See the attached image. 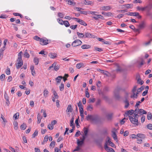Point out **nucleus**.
Listing matches in <instances>:
<instances>
[{
  "label": "nucleus",
  "instance_id": "nucleus-1",
  "mask_svg": "<svg viewBox=\"0 0 152 152\" xmlns=\"http://www.w3.org/2000/svg\"><path fill=\"white\" fill-rule=\"evenodd\" d=\"M137 87L134 86L132 90L133 94L131 96L132 98H137L138 94L140 93L143 89V88L141 87L137 90Z\"/></svg>",
  "mask_w": 152,
  "mask_h": 152
},
{
  "label": "nucleus",
  "instance_id": "nucleus-2",
  "mask_svg": "<svg viewBox=\"0 0 152 152\" xmlns=\"http://www.w3.org/2000/svg\"><path fill=\"white\" fill-rule=\"evenodd\" d=\"M138 115L135 113L133 115V117L131 116H129V119L131 123L137 125L138 124Z\"/></svg>",
  "mask_w": 152,
  "mask_h": 152
},
{
  "label": "nucleus",
  "instance_id": "nucleus-3",
  "mask_svg": "<svg viewBox=\"0 0 152 152\" xmlns=\"http://www.w3.org/2000/svg\"><path fill=\"white\" fill-rule=\"evenodd\" d=\"M135 113L136 114H140L141 115L146 114L147 112L142 109H139L137 107L134 110Z\"/></svg>",
  "mask_w": 152,
  "mask_h": 152
},
{
  "label": "nucleus",
  "instance_id": "nucleus-4",
  "mask_svg": "<svg viewBox=\"0 0 152 152\" xmlns=\"http://www.w3.org/2000/svg\"><path fill=\"white\" fill-rule=\"evenodd\" d=\"M82 43V42L81 40L77 39L75 40L72 42V45L74 47H75L80 45Z\"/></svg>",
  "mask_w": 152,
  "mask_h": 152
},
{
  "label": "nucleus",
  "instance_id": "nucleus-5",
  "mask_svg": "<svg viewBox=\"0 0 152 152\" xmlns=\"http://www.w3.org/2000/svg\"><path fill=\"white\" fill-rule=\"evenodd\" d=\"M85 138L86 137L83 135L82 137L80 138L81 140H80L79 139H77V144L78 146H81L82 145Z\"/></svg>",
  "mask_w": 152,
  "mask_h": 152
},
{
  "label": "nucleus",
  "instance_id": "nucleus-6",
  "mask_svg": "<svg viewBox=\"0 0 152 152\" xmlns=\"http://www.w3.org/2000/svg\"><path fill=\"white\" fill-rule=\"evenodd\" d=\"M17 63L16 64V67L17 69H19L23 65V62L22 59L18 58L17 60Z\"/></svg>",
  "mask_w": 152,
  "mask_h": 152
},
{
  "label": "nucleus",
  "instance_id": "nucleus-7",
  "mask_svg": "<svg viewBox=\"0 0 152 152\" xmlns=\"http://www.w3.org/2000/svg\"><path fill=\"white\" fill-rule=\"evenodd\" d=\"M53 67H54V69L56 71L58 70L59 68V66L58 65H57L56 63L54 62L51 66L49 67L48 69L50 70L52 68H53Z\"/></svg>",
  "mask_w": 152,
  "mask_h": 152
},
{
  "label": "nucleus",
  "instance_id": "nucleus-8",
  "mask_svg": "<svg viewBox=\"0 0 152 152\" xmlns=\"http://www.w3.org/2000/svg\"><path fill=\"white\" fill-rule=\"evenodd\" d=\"M84 35L85 38H94L95 37V36L94 35L88 32H86Z\"/></svg>",
  "mask_w": 152,
  "mask_h": 152
},
{
  "label": "nucleus",
  "instance_id": "nucleus-9",
  "mask_svg": "<svg viewBox=\"0 0 152 152\" xmlns=\"http://www.w3.org/2000/svg\"><path fill=\"white\" fill-rule=\"evenodd\" d=\"M86 66V64L83 62H80L77 64L76 66V67L78 69H80L81 68H83Z\"/></svg>",
  "mask_w": 152,
  "mask_h": 152
},
{
  "label": "nucleus",
  "instance_id": "nucleus-10",
  "mask_svg": "<svg viewBox=\"0 0 152 152\" xmlns=\"http://www.w3.org/2000/svg\"><path fill=\"white\" fill-rule=\"evenodd\" d=\"M73 110V108L71 105H69L67 108L66 110V112L68 115L70 114V113L72 112Z\"/></svg>",
  "mask_w": 152,
  "mask_h": 152
},
{
  "label": "nucleus",
  "instance_id": "nucleus-11",
  "mask_svg": "<svg viewBox=\"0 0 152 152\" xmlns=\"http://www.w3.org/2000/svg\"><path fill=\"white\" fill-rule=\"evenodd\" d=\"M111 9V7L109 5L103 6L100 7L101 10L108 11L110 10Z\"/></svg>",
  "mask_w": 152,
  "mask_h": 152
},
{
  "label": "nucleus",
  "instance_id": "nucleus-12",
  "mask_svg": "<svg viewBox=\"0 0 152 152\" xmlns=\"http://www.w3.org/2000/svg\"><path fill=\"white\" fill-rule=\"evenodd\" d=\"M104 148L108 152H115L113 148H109L106 144L105 145Z\"/></svg>",
  "mask_w": 152,
  "mask_h": 152
},
{
  "label": "nucleus",
  "instance_id": "nucleus-13",
  "mask_svg": "<svg viewBox=\"0 0 152 152\" xmlns=\"http://www.w3.org/2000/svg\"><path fill=\"white\" fill-rule=\"evenodd\" d=\"M118 91L119 89H116L114 91V96L117 99H118L120 98V96L118 94Z\"/></svg>",
  "mask_w": 152,
  "mask_h": 152
},
{
  "label": "nucleus",
  "instance_id": "nucleus-14",
  "mask_svg": "<svg viewBox=\"0 0 152 152\" xmlns=\"http://www.w3.org/2000/svg\"><path fill=\"white\" fill-rule=\"evenodd\" d=\"M40 42H41V44L42 45H46L48 44V41L47 39L41 38L40 39Z\"/></svg>",
  "mask_w": 152,
  "mask_h": 152
},
{
  "label": "nucleus",
  "instance_id": "nucleus-15",
  "mask_svg": "<svg viewBox=\"0 0 152 152\" xmlns=\"http://www.w3.org/2000/svg\"><path fill=\"white\" fill-rule=\"evenodd\" d=\"M137 137L143 139H144L146 138V135L142 133L137 134Z\"/></svg>",
  "mask_w": 152,
  "mask_h": 152
},
{
  "label": "nucleus",
  "instance_id": "nucleus-16",
  "mask_svg": "<svg viewBox=\"0 0 152 152\" xmlns=\"http://www.w3.org/2000/svg\"><path fill=\"white\" fill-rule=\"evenodd\" d=\"M83 3L85 5H92L93 4V2L92 1L85 0L83 1Z\"/></svg>",
  "mask_w": 152,
  "mask_h": 152
},
{
  "label": "nucleus",
  "instance_id": "nucleus-17",
  "mask_svg": "<svg viewBox=\"0 0 152 152\" xmlns=\"http://www.w3.org/2000/svg\"><path fill=\"white\" fill-rule=\"evenodd\" d=\"M105 144H106L107 145H110L113 147L115 146L114 144L109 139L106 142Z\"/></svg>",
  "mask_w": 152,
  "mask_h": 152
},
{
  "label": "nucleus",
  "instance_id": "nucleus-18",
  "mask_svg": "<svg viewBox=\"0 0 152 152\" xmlns=\"http://www.w3.org/2000/svg\"><path fill=\"white\" fill-rule=\"evenodd\" d=\"M74 118L73 117L70 121V125L72 127V128H74L75 127V124L74 123Z\"/></svg>",
  "mask_w": 152,
  "mask_h": 152
},
{
  "label": "nucleus",
  "instance_id": "nucleus-19",
  "mask_svg": "<svg viewBox=\"0 0 152 152\" xmlns=\"http://www.w3.org/2000/svg\"><path fill=\"white\" fill-rule=\"evenodd\" d=\"M134 111L133 110H131L129 111H128L126 113V114H127V115H129V116H131L133 114H134Z\"/></svg>",
  "mask_w": 152,
  "mask_h": 152
},
{
  "label": "nucleus",
  "instance_id": "nucleus-20",
  "mask_svg": "<svg viewBox=\"0 0 152 152\" xmlns=\"http://www.w3.org/2000/svg\"><path fill=\"white\" fill-rule=\"evenodd\" d=\"M49 56L51 58H54L57 56V54L55 53H50Z\"/></svg>",
  "mask_w": 152,
  "mask_h": 152
},
{
  "label": "nucleus",
  "instance_id": "nucleus-21",
  "mask_svg": "<svg viewBox=\"0 0 152 152\" xmlns=\"http://www.w3.org/2000/svg\"><path fill=\"white\" fill-rule=\"evenodd\" d=\"M83 131L84 133V135H84V136L85 137V136H86L87 135L88 133V129L87 128L84 127L83 129Z\"/></svg>",
  "mask_w": 152,
  "mask_h": 152
},
{
  "label": "nucleus",
  "instance_id": "nucleus-22",
  "mask_svg": "<svg viewBox=\"0 0 152 152\" xmlns=\"http://www.w3.org/2000/svg\"><path fill=\"white\" fill-rule=\"evenodd\" d=\"M147 7H142L138 6L137 7V9L139 11H144L145 10Z\"/></svg>",
  "mask_w": 152,
  "mask_h": 152
},
{
  "label": "nucleus",
  "instance_id": "nucleus-23",
  "mask_svg": "<svg viewBox=\"0 0 152 152\" xmlns=\"http://www.w3.org/2000/svg\"><path fill=\"white\" fill-rule=\"evenodd\" d=\"M66 2H67L68 4L69 5H74L75 4V3L70 0H65Z\"/></svg>",
  "mask_w": 152,
  "mask_h": 152
},
{
  "label": "nucleus",
  "instance_id": "nucleus-24",
  "mask_svg": "<svg viewBox=\"0 0 152 152\" xmlns=\"http://www.w3.org/2000/svg\"><path fill=\"white\" fill-rule=\"evenodd\" d=\"M42 118V117H41V115L39 113L37 116V123L38 124H39L40 123Z\"/></svg>",
  "mask_w": 152,
  "mask_h": 152
},
{
  "label": "nucleus",
  "instance_id": "nucleus-25",
  "mask_svg": "<svg viewBox=\"0 0 152 152\" xmlns=\"http://www.w3.org/2000/svg\"><path fill=\"white\" fill-rule=\"evenodd\" d=\"M113 115V114L112 113H110L107 114L106 115V117L107 119L109 120L112 118Z\"/></svg>",
  "mask_w": 152,
  "mask_h": 152
},
{
  "label": "nucleus",
  "instance_id": "nucleus-26",
  "mask_svg": "<svg viewBox=\"0 0 152 152\" xmlns=\"http://www.w3.org/2000/svg\"><path fill=\"white\" fill-rule=\"evenodd\" d=\"M102 14L104 15L107 16H110L112 15V13L110 12L106 13L102 12Z\"/></svg>",
  "mask_w": 152,
  "mask_h": 152
},
{
  "label": "nucleus",
  "instance_id": "nucleus-27",
  "mask_svg": "<svg viewBox=\"0 0 152 152\" xmlns=\"http://www.w3.org/2000/svg\"><path fill=\"white\" fill-rule=\"evenodd\" d=\"M81 47L83 49H87L90 48L91 46L88 45H82Z\"/></svg>",
  "mask_w": 152,
  "mask_h": 152
},
{
  "label": "nucleus",
  "instance_id": "nucleus-28",
  "mask_svg": "<svg viewBox=\"0 0 152 152\" xmlns=\"http://www.w3.org/2000/svg\"><path fill=\"white\" fill-rule=\"evenodd\" d=\"M93 106L90 104L88 105L87 107V110L89 111H91L93 110Z\"/></svg>",
  "mask_w": 152,
  "mask_h": 152
},
{
  "label": "nucleus",
  "instance_id": "nucleus-29",
  "mask_svg": "<svg viewBox=\"0 0 152 152\" xmlns=\"http://www.w3.org/2000/svg\"><path fill=\"white\" fill-rule=\"evenodd\" d=\"M77 34L79 38H85L84 34H83L77 32Z\"/></svg>",
  "mask_w": 152,
  "mask_h": 152
},
{
  "label": "nucleus",
  "instance_id": "nucleus-30",
  "mask_svg": "<svg viewBox=\"0 0 152 152\" xmlns=\"http://www.w3.org/2000/svg\"><path fill=\"white\" fill-rule=\"evenodd\" d=\"M145 23L143 21L140 24L139 26V27L140 28H144L145 27Z\"/></svg>",
  "mask_w": 152,
  "mask_h": 152
},
{
  "label": "nucleus",
  "instance_id": "nucleus-31",
  "mask_svg": "<svg viewBox=\"0 0 152 152\" xmlns=\"http://www.w3.org/2000/svg\"><path fill=\"white\" fill-rule=\"evenodd\" d=\"M115 141H118L117 140V135H116L115 133L114 132H112V135Z\"/></svg>",
  "mask_w": 152,
  "mask_h": 152
},
{
  "label": "nucleus",
  "instance_id": "nucleus-32",
  "mask_svg": "<svg viewBox=\"0 0 152 152\" xmlns=\"http://www.w3.org/2000/svg\"><path fill=\"white\" fill-rule=\"evenodd\" d=\"M62 77L61 76H58L56 78V82L58 83H60L62 78Z\"/></svg>",
  "mask_w": 152,
  "mask_h": 152
},
{
  "label": "nucleus",
  "instance_id": "nucleus-33",
  "mask_svg": "<svg viewBox=\"0 0 152 152\" xmlns=\"http://www.w3.org/2000/svg\"><path fill=\"white\" fill-rule=\"evenodd\" d=\"M64 25L66 27H68L69 26L70 24L68 21L65 20L64 21L63 25Z\"/></svg>",
  "mask_w": 152,
  "mask_h": 152
},
{
  "label": "nucleus",
  "instance_id": "nucleus-34",
  "mask_svg": "<svg viewBox=\"0 0 152 152\" xmlns=\"http://www.w3.org/2000/svg\"><path fill=\"white\" fill-rule=\"evenodd\" d=\"M79 23L80 24L84 26H86L87 25V23H85L83 20L81 19L80 20Z\"/></svg>",
  "mask_w": 152,
  "mask_h": 152
},
{
  "label": "nucleus",
  "instance_id": "nucleus-35",
  "mask_svg": "<svg viewBox=\"0 0 152 152\" xmlns=\"http://www.w3.org/2000/svg\"><path fill=\"white\" fill-rule=\"evenodd\" d=\"M5 50V49H3L1 48L0 50V59L3 56V51Z\"/></svg>",
  "mask_w": 152,
  "mask_h": 152
},
{
  "label": "nucleus",
  "instance_id": "nucleus-36",
  "mask_svg": "<svg viewBox=\"0 0 152 152\" xmlns=\"http://www.w3.org/2000/svg\"><path fill=\"white\" fill-rule=\"evenodd\" d=\"M147 118L148 120L152 119V114L151 113H148L147 114Z\"/></svg>",
  "mask_w": 152,
  "mask_h": 152
},
{
  "label": "nucleus",
  "instance_id": "nucleus-37",
  "mask_svg": "<svg viewBox=\"0 0 152 152\" xmlns=\"http://www.w3.org/2000/svg\"><path fill=\"white\" fill-rule=\"evenodd\" d=\"M44 96L45 97H47L48 94L49 92L47 89H45L44 91Z\"/></svg>",
  "mask_w": 152,
  "mask_h": 152
},
{
  "label": "nucleus",
  "instance_id": "nucleus-38",
  "mask_svg": "<svg viewBox=\"0 0 152 152\" xmlns=\"http://www.w3.org/2000/svg\"><path fill=\"white\" fill-rule=\"evenodd\" d=\"M124 102L125 104V107L126 108H128L129 105V101L127 99H126L124 101Z\"/></svg>",
  "mask_w": 152,
  "mask_h": 152
},
{
  "label": "nucleus",
  "instance_id": "nucleus-39",
  "mask_svg": "<svg viewBox=\"0 0 152 152\" xmlns=\"http://www.w3.org/2000/svg\"><path fill=\"white\" fill-rule=\"evenodd\" d=\"M34 61L36 65H37L39 62V59L37 58H35L34 60Z\"/></svg>",
  "mask_w": 152,
  "mask_h": 152
},
{
  "label": "nucleus",
  "instance_id": "nucleus-40",
  "mask_svg": "<svg viewBox=\"0 0 152 152\" xmlns=\"http://www.w3.org/2000/svg\"><path fill=\"white\" fill-rule=\"evenodd\" d=\"M57 21L58 23L61 25H63V23H64V21H63L60 18H58L57 19Z\"/></svg>",
  "mask_w": 152,
  "mask_h": 152
},
{
  "label": "nucleus",
  "instance_id": "nucleus-41",
  "mask_svg": "<svg viewBox=\"0 0 152 152\" xmlns=\"http://www.w3.org/2000/svg\"><path fill=\"white\" fill-rule=\"evenodd\" d=\"M58 17L61 18H63L64 16V14L62 12H58Z\"/></svg>",
  "mask_w": 152,
  "mask_h": 152
},
{
  "label": "nucleus",
  "instance_id": "nucleus-42",
  "mask_svg": "<svg viewBox=\"0 0 152 152\" xmlns=\"http://www.w3.org/2000/svg\"><path fill=\"white\" fill-rule=\"evenodd\" d=\"M19 116V114L18 113H16L13 116V118L15 120L18 119Z\"/></svg>",
  "mask_w": 152,
  "mask_h": 152
},
{
  "label": "nucleus",
  "instance_id": "nucleus-43",
  "mask_svg": "<svg viewBox=\"0 0 152 152\" xmlns=\"http://www.w3.org/2000/svg\"><path fill=\"white\" fill-rule=\"evenodd\" d=\"M26 51H26L24 53V56L25 58H28L29 57V54Z\"/></svg>",
  "mask_w": 152,
  "mask_h": 152
},
{
  "label": "nucleus",
  "instance_id": "nucleus-44",
  "mask_svg": "<svg viewBox=\"0 0 152 152\" xmlns=\"http://www.w3.org/2000/svg\"><path fill=\"white\" fill-rule=\"evenodd\" d=\"M55 145V142L54 141H53L51 143H50V147H52L53 148Z\"/></svg>",
  "mask_w": 152,
  "mask_h": 152
},
{
  "label": "nucleus",
  "instance_id": "nucleus-45",
  "mask_svg": "<svg viewBox=\"0 0 152 152\" xmlns=\"http://www.w3.org/2000/svg\"><path fill=\"white\" fill-rule=\"evenodd\" d=\"M64 88V85L63 83H61L59 86L60 90L61 91H62Z\"/></svg>",
  "mask_w": 152,
  "mask_h": 152
},
{
  "label": "nucleus",
  "instance_id": "nucleus-46",
  "mask_svg": "<svg viewBox=\"0 0 152 152\" xmlns=\"http://www.w3.org/2000/svg\"><path fill=\"white\" fill-rule=\"evenodd\" d=\"M7 41H8V40L7 39H5L4 40V42H3L4 46L3 47V48H3V49H5V48L6 46L7 45Z\"/></svg>",
  "mask_w": 152,
  "mask_h": 152
},
{
  "label": "nucleus",
  "instance_id": "nucleus-47",
  "mask_svg": "<svg viewBox=\"0 0 152 152\" xmlns=\"http://www.w3.org/2000/svg\"><path fill=\"white\" fill-rule=\"evenodd\" d=\"M5 78V75L4 74L1 75L0 77V79L1 81H3L4 80Z\"/></svg>",
  "mask_w": 152,
  "mask_h": 152
},
{
  "label": "nucleus",
  "instance_id": "nucleus-48",
  "mask_svg": "<svg viewBox=\"0 0 152 152\" xmlns=\"http://www.w3.org/2000/svg\"><path fill=\"white\" fill-rule=\"evenodd\" d=\"M48 128L50 130H52L53 128V126L50 124H48Z\"/></svg>",
  "mask_w": 152,
  "mask_h": 152
},
{
  "label": "nucleus",
  "instance_id": "nucleus-49",
  "mask_svg": "<svg viewBox=\"0 0 152 152\" xmlns=\"http://www.w3.org/2000/svg\"><path fill=\"white\" fill-rule=\"evenodd\" d=\"M38 131L37 130H36L34 133L32 134V138H34L35 136H37L38 134Z\"/></svg>",
  "mask_w": 152,
  "mask_h": 152
},
{
  "label": "nucleus",
  "instance_id": "nucleus-50",
  "mask_svg": "<svg viewBox=\"0 0 152 152\" xmlns=\"http://www.w3.org/2000/svg\"><path fill=\"white\" fill-rule=\"evenodd\" d=\"M26 125L25 124H22L20 126L21 129L23 130H25L26 129Z\"/></svg>",
  "mask_w": 152,
  "mask_h": 152
},
{
  "label": "nucleus",
  "instance_id": "nucleus-51",
  "mask_svg": "<svg viewBox=\"0 0 152 152\" xmlns=\"http://www.w3.org/2000/svg\"><path fill=\"white\" fill-rule=\"evenodd\" d=\"M6 73L7 75H9L10 74V69L9 68H7L6 70Z\"/></svg>",
  "mask_w": 152,
  "mask_h": 152
},
{
  "label": "nucleus",
  "instance_id": "nucleus-52",
  "mask_svg": "<svg viewBox=\"0 0 152 152\" xmlns=\"http://www.w3.org/2000/svg\"><path fill=\"white\" fill-rule=\"evenodd\" d=\"M127 8H129L132 7L133 6L132 4H127L124 5Z\"/></svg>",
  "mask_w": 152,
  "mask_h": 152
},
{
  "label": "nucleus",
  "instance_id": "nucleus-53",
  "mask_svg": "<svg viewBox=\"0 0 152 152\" xmlns=\"http://www.w3.org/2000/svg\"><path fill=\"white\" fill-rule=\"evenodd\" d=\"M14 128L16 130L17 129L18 126V123L17 122H15L14 124Z\"/></svg>",
  "mask_w": 152,
  "mask_h": 152
},
{
  "label": "nucleus",
  "instance_id": "nucleus-54",
  "mask_svg": "<svg viewBox=\"0 0 152 152\" xmlns=\"http://www.w3.org/2000/svg\"><path fill=\"white\" fill-rule=\"evenodd\" d=\"M147 127L148 129L152 130V124H148L147 126Z\"/></svg>",
  "mask_w": 152,
  "mask_h": 152
},
{
  "label": "nucleus",
  "instance_id": "nucleus-55",
  "mask_svg": "<svg viewBox=\"0 0 152 152\" xmlns=\"http://www.w3.org/2000/svg\"><path fill=\"white\" fill-rule=\"evenodd\" d=\"M48 136L46 135L44 137L43 140V142H46L48 140Z\"/></svg>",
  "mask_w": 152,
  "mask_h": 152
},
{
  "label": "nucleus",
  "instance_id": "nucleus-56",
  "mask_svg": "<svg viewBox=\"0 0 152 152\" xmlns=\"http://www.w3.org/2000/svg\"><path fill=\"white\" fill-rule=\"evenodd\" d=\"M145 116L144 115H142L141 118V121L142 123H143L145 120Z\"/></svg>",
  "mask_w": 152,
  "mask_h": 152
},
{
  "label": "nucleus",
  "instance_id": "nucleus-57",
  "mask_svg": "<svg viewBox=\"0 0 152 152\" xmlns=\"http://www.w3.org/2000/svg\"><path fill=\"white\" fill-rule=\"evenodd\" d=\"M54 150L55 152H61V149H58V148L57 147L55 148Z\"/></svg>",
  "mask_w": 152,
  "mask_h": 152
},
{
  "label": "nucleus",
  "instance_id": "nucleus-58",
  "mask_svg": "<svg viewBox=\"0 0 152 152\" xmlns=\"http://www.w3.org/2000/svg\"><path fill=\"white\" fill-rule=\"evenodd\" d=\"M137 82L141 85H142L143 83V82L140 79L137 80Z\"/></svg>",
  "mask_w": 152,
  "mask_h": 152
},
{
  "label": "nucleus",
  "instance_id": "nucleus-59",
  "mask_svg": "<svg viewBox=\"0 0 152 152\" xmlns=\"http://www.w3.org/2000/svg\"><path fill=\"white\" fill-rule=\"evenodd\" d=\"M34 39H35L37 41H40V39H41V38H40L39 37L37 36H35L34 38Z\"/></svg>",
  "mask_w": 152,
  "mask_h": 152
},
{
  "label": "nucleus",
  "instance_id": "nucleus-60",
  "mask_svg": "<svg viewBox=\"0 0 152 152\" xmlns=\"http://www.w3.org/2000/svg\"><path fill=\"white\" fill-rule=\"evenodd\" d=\"M53 95H54V97L55 98H57L58 96L57 95V94L56 93V91H53Z\"/></svg>",
  "mask_w": 152,
  "mask_h": 152
},
{
  "label": "nucleus",
  "instance_id": "nucleus-61",
  "mask_svg": "<svg viewBox=\"0 0 152 152\" xmlns=\"http://www.w3.org/2000/svg\"><path fill=\"white\" fill-rule=\"evenodd\" d=\"M151 39L150 40L148 41V42H146L144 43V45L145 46H148L151 43Z\"/></svg>",
  "mask_w": 152,
  "mask_h": 152
},
{
  "label": "nucleus",
  "instance_id": "nucleus-62",
  "mask_svg": "<svg viewBox=\"0 0 152 152\" xmlns=\"http://www.w3.org/2000/svg\"><path fill=\"white\" fill-rule=\"evenodd\" d=\"M77 26V25H73V26H70V28L72 29H75Z\"/></svg>",
  "mask_w": 152,
  "mask_h": 152
},
{
  "label": "nucleus",
  "instance_id": "nucleus-63",
  "mask_svg": "<svg viewBox=\"0 0 152 152\" xmlns=\"http://www.w3.org/2000/svg\"><path fill=\"white\" fill-rule=\"evenodd\" d=\"M131 137L132 138L137 139V134L136 135L135 134H132L131 135Z\"/></svg>",
  "mask_w": 152,
  "mask_h": 152
},
{
  "label": "nucleus",
  "instance_id": "nucleus-64",
  "mask_svg": "<svg viewBox=\"0 0 152 152\" xmlns=\"http://www.w3.org/2000/svg\"><path fill=\"white\" fill-rule=\"evenodd\" d=\"M86 96L87 98H89L90 96V94L89 93L88 91H86Z\"/></svg>",
  "mask_w": 152,
  "mask_h": 152
}]
</instances>
